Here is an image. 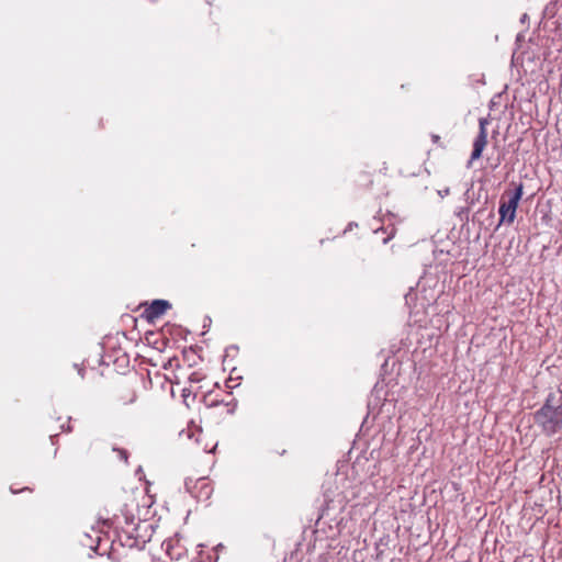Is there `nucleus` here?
<instances>
[{
  "instance_id": "nucleus-8",
  "label": "nucleus",
  "mask_w": 562,
  "mask_h": 562,
  "mask_svg": "<svg viewBox=\"0 0 562 562\" xmlns=\"http://www.w3.org/2000/svg\"><path fill=\"white\" fill-rule=\"evenodd\" d=\"M59 428L61 431H71L72 428L70 426V417H66V422L60 423Z\"/></svg>"
},
{
  "instance_id": "nucleus-7",
  "label": "nucleus",
  "mask_w": 562,
  "mask_h": 562,
  "mask_svg": "<svg viewBox=\"0 0 562 562\" xmlns=\"http://www.w3.org/2000/svg\"><path fill=\"white\" fill-rule=\"evenodd\" d=\"M136 400H137L136 391L128 386H123L117 391L116 402L121 406H126V405L133 404L136 402Z\"/></svg>"
},
{
  "instance_id": "nucleus-2",
  "label": "nucleus",
  "mask_w": 562,
  "mask_h": 562,
  "mask_svg": "<svg viewBox=\"0 0 562 562\" xmlns=\"http://www.w3.org/2000/svg\"><path fill=\"white\" fill-rule=\"evenodd\" d=\"M522 184L520 183L513 192L506 191L503 194L498 210L501 222H507L509 224L514 222L518 203L522 196Z\"/></svg>"
},
{
  "instance_id": "nucleus-10",
  "label": "nucleus",
  "mask_w": 562,
  "mask_h": 562,
  "mask_svg": "<svg viewBox=\"0 0 562 562\" xmlns=\"http://www.w3.org/2000/svg\"><path fill=\"white\" fill-rule=\"evenodd\" d=\"M432 140H434L435 143H437V142L439 140V136H438V135H434V136H432Z\"/></svg>"
},
{
  "instance_id": "nucleus-11",
  "label": "nucleus",
  "mask_w": 562,
  "mask_h": 562,
  "mask_svg": "<svg viewBox=\"0 0 562 562\" xmlns=\"http://www.w3.org/2000/svg\"><path fill=\"white\" fill-rule=\"evenodd\" d=\"M120 453H121V457H127V452L126 451L120 450Z\"/></svg>"
},
{
  "instance_id": "nucleus-9",
  "label": "nucleus",
  "mask_w": 562,
  "mask_h": 562,
  "mask_svg": "<svg viewBox=\"0 0 562 562\" xmlns=\"http://www.w3.org/2000/svg\"><path fill=\"white\" fill-rule=\"evenodd\" d=\"M10 490H11V492H12L13 494H18V493H20V492H22V491H30V492L32 491L30 487L15 488L14 486H11V487H10Z\"/></svg>"
},
{
  "instance_id": "nucleus-1",
  "label": "nucleus",
  "mask_w": 562,
  "mask_h": 562,
  "mask_svg": "<svg viewBox=\"0 0 562 562\" xmlns=\"http://www.w3.org/2000/svg\"><path fill=\"white\" fill-rule=\"evenodd\" d=\"M533 422L548 437L562 430V391L548 394L541 407L533 413Z\"/></svg>"
},
{
  "instance_id": "nucleus-3",
  "label": "nucleus",
  "mask_w": 562,
  "mask_h": 562,
  "mask_svg": "<svg viewBox=\"0 0 562 562\" xmlns=\"http://www.w3.org/2000/svg\"><path fill=\"white\" fill-rule=\"evenodd\" d=\"M490 124L488 117L479 119V133L473 140V149L471 153V157L467 164V167L470 168L474 160L479 159L482 156L484 148L487 145V125Z\"/></svg>"
},
{
  "instance_id": "nucleus-4",
  "label": "nucleus",
  "mask_w": 562,
  "mask_h": 562,
  "mask_svg": "<svg viewBox=\"0 0 562 562\" xmlns=\"http://www.w3.org/2000/svg\"><path fill=\"white\" fill-rule=\"evenodd\" d=\"M186 486L192 496L200 502L209 501L213 493V487L206 477L198 479L193 486L190 485V482H187Z\"/></svg>"
},
{
  "instance_id": "nucleus-5",
  "label": "nucleus",
  "mask_w": 562,
  "mask_h": 562,
  "mask_svg": "<svg viewBox=\"0 0 562 562\" xmlns=\"http://www.w3.org/2000/svg\"><path fill=\"white\" fill-rule=\"evenodd\" d=\"M166 553L172 560H180L187 554V549L178 536L171 537L162 542Z\"/></svg>"
},
{
  "instance_id": "nucleus-6",
  "label": "nucleus",
  "mask_w": 562,
  "mask_h": 562,
  "mask_svg": "<svg viewBox=\"0 0 562 562\" xmlns=\"http://www.w3.org/2000/svg\"><path fill=\"white\" fill-rule=\"evenodd\" d=\"M170 303L165 300H155L150 303V305L145 310L146 317L149 321H154L162 316L168 308H170Z\"/></svg>"
}]
</instances>
